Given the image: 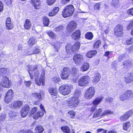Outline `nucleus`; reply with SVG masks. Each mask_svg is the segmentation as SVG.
<instances>
[{"mask_svg": "<svg viewBox=\"0 0 133 133\" xmlns=\"http://www.w3.org/2000/svg\"><path fill=\"white\" fill-rule=\"evenodd\" d=\"M54 48L55 49V50L57 52H58L59 50V48L60 46V43L59 42H57L54 44Z\"/></svg>", "mask_w": 133, "mask_h": 133, "instance_id": "a18cd8bd", "label": "nucleus"}, {"mask_svg": "<svg viewBox=\"0 0 133 133\" xmlns=\"http://www.w3.org/2000/svg\"><path fill=\"white\" fill-rule=\"evenodd\" d=\"M127 13L129 14L133 15V8L128 10L127 11Z\"/></svg>", "mask_w": 133, "mask_h": 133, "instance_id": "0e129e2a", "label": "nucleus"}, {"mask_svg": "<svg viewBox=\"0 0 133 133\" xmlns=\"http://www.w3.org/2000/svg\"><path fill=\"white\" fill-rule=\"evenodd\" d=\"M43 92H41L39 93H32V95L33 96L39 99H41L42 96Z\"/></svg>", "mask_w": 133, "mask_h": 133, "instance_id": "c9c22d12", "label": "nucleus"}, {"mask_svg": "<svg viewBox=\"0 0 133 133\" xmlns=\"http://www.w3.org/2000/svg\"><path fill=\"white\" fill-rule=\"evenodd\" d=\"M70 73V71L68 68H64L61 74V78L63 79L67 78L69 77Z\"/></svg>", "mask_w": 133, "mask_h": 133, "instance_id": "9d476101", "label": "nucleus"}, {"mask_svg": "<svg viewBox=\"0 0 133 133\" xmlns=\"http://www.w3.org/2000/svg\"><path fill=\"white\" fill-rule=\"evenodd\" d=\"M102 109L101 108L97 109L94 114L93 116V117H98L100 115V113L102 112Z\"/></svg>", "mask_w": 133, "mask_h": 133, "instance_id": "72a5a7b5", "label": "nucleus"}, {"mask_svg": "<svg viewBox=\"0 0 133 133\" xmlns=\"http://www.w3.org/2000/svg\"><path fill=\"white\" fill-rule=\"evenodd\" d=\"M69 114L70 115L71 118L73 119L75 117V113L73 111H70L68 112Z\"/></svg>", "mask_w": 133, "mask_h": 133, "instance_id": "09e8293b", "label": "nucleus"}, {"mask_svg": "<svg viewBox=\"0 0 133 133\" xmlns=\"http://www.w3.org/2000/svg\"><path fill=\"white\" fill-rule=\"evenodd\" d=\"M59 10V8L58 7L54 8L51 12L49 14V16H52L55 15L58 12Z\"/></svg>", "mask_w": 133, "mask_h": 133, "instance_id": "bb28decb", "label": "nucleus"}, {"mask_svg": "<svg viewBox=\"0 0 133 133\" xmlns=\"http://www.w3.org/2000/svg\"><path fill=\"white\" fill-rule=\"evenodd\" d=\"M85 37L87 39L91 40L93 38V35L91 32H88L86 33Z\"/></svg>", "mask_w": 133, "mask_h": 133, "instance_id": "f704fd0d", "label": "nucleus"}, {"mask_svg": "<svg viewBox=\"0 0 133 133\" xmlns=\"http://www.w3.org/2000/svg\"><path fill=\"white\" fill-rule=\"evenodd\" d=\"M24 84L26 87H29L31 84V82L30 81H25L24 82Z\"/></svg>", "mask_w": 133, "mask_h": 133, "instance_id": "13d9d810", "label": "nucleus"}, {"mask_svg": "<svg viewBox=\"0 0 133 133\" xmlns=\"http://www.w3.org/2000/svg\"><path fill=\"white\" fill-rule=\"evenodd\" d=\"M111 65L112 68H115L116 67H117V64H116V62L115 61L113 62L112 63Z\"/></svg>", "mask_w": 133, "mask_h": 133, "instance_id": "e2e57ef3", "label": "nucleus"}, {"mask_svg": "<svg viewBox=\"0 0 133 133\" xmlns=\"http://www.w3.org/2000/svg\"><path fill=\"white\" fill-rule=\"evenodd\" d=\"M132 27H133V21H131L127 27V29L128 30H129Z\"/></svg>", "mask_w": 133, "mask_h": 133, "instance_id": "4d7b16f0", "label": "nucleus"}, {"mask_svg": "<svg viewBox=\"0 0 133 133\" xmlns=\"http://www.w3.org/2000/svg\"><path fill=\"white\" fill-rule=\"evenodd\" d=\"M77 26V23L73 21H72L67 26L66 30L68 32H70L74 31Z\"/></svg>", "mask_w": 133, "mask_h": 133, "instance_id": "f8f14e48", "label": "nucleus"}, {"mask_svg": "<svg viewBox=\"0 0 133 133\" xmlns=\"http://www.w3.org/2000/svg\"><path fill=\"white\" fill-rule=\"evenodd\" d=\"M7 29L10 30L12 29L14 27L13 24L11 23V19L10 17L7 18L5 23Z\"/></svg>", "mask_w": 133, "mask_h": 133, "instance_id": "a211bd4d", "label": "nucleus"}, {"mask_svg": "<svg viewBox=\"0 0 133 133\" xmlns=\"http://www.w3.org/2000/svg\"><path fill=\"white\" fill-rule=\"evenodd\" d=\"M1 84L3 87L9 88L10 86L8 78L6 76L3 77L2 79Z\"/></svg>", "mask_w": 133, "mask_h": 133, "instance_id": "4468645a", "label": "nucleus"}, {"mask_svg": "<svg viewBox=\"0 0 133 133\" xmlns=\"http://www.w3.org/2000/svg\"><path fill=\"white\" fill-rule=\"evenodd\" d=\"M101 41L100 40H98L94 44V46L95 48H97L99 47V46L101 45Z\"/></svg>", "mask_w": 133, "mask_h": 133, "instance_id": "49530a36", "label": "nucleus"}, {"mask_svg": "<svg viewBox=\"0 0 133 133\" xmlns=\"http://www.w3.org/2000/svg\"><path fill=\"white\" fill-rule=\"evenodd\" d=\"M113 99L111 97H108L105 98V102H109V103H111L113 101Z\"/></svg>", "mask_w": 133, "mask_h": 133, "instance_id": "8fccbe9b", "label": "nucleus"}, {"mask_svg": "<svg viewBox=\"0 0 133 133\" xmlns=\"http://www.w3.org/2000/svg\"><path fill=\"white\" fill-rule=\"evenodd\" d=\"M96 50H92L89 51L86 55L87 57L88 58H91L97 54Z\"/></svg>", "mask_w": 133, "mask_h": 133, "instance_id": "c756f323", "label": "nucleus"}, {"mask_svg": "<svg viewBox=\"0 0 133 133\" xmlns=\"http://www.w3.org/2000/svg\"><path fill=\"white\" fill-rule=\"evenodd\" d=\"M13 93V91L12 90L8 91L5 98V101L6 103L8 104L11 101Z\"/></svg>", "mask_w": 133, "mask_h": 133, "instance_id": "2eb2a0df", "label": "nucleus"}, {"mask_svg": "<svg viewBox=\"0 0 133 133\" xmlns=\"http://www.w3.org/2000/svg\"><path fill=\"white\" fill-rule=\"evenodd\" d=\"M111 52H109V51H107L105 53L104 56L108 57V59H109V57L108 56H109L110 53Z\"/></svg>", "mask_w": 133, "mask_h": 133, "instance_id": "338daca9", "label": "nucleus"}, {"mask_svg": "<svg viewBox=\"0 0 133 133\" xmlns=\"http://www.w3.org/2000/svg\"><path fill=\"white\" fill-rule=\"evenodd\" d=\"M83 58V56L82 55L77 54L74 55L73 60L76 65H79L82 62Z\"/></svg>", "mask_w": 133, "mask_h": 133, "instance_id": "6e6552de", "label": "nucleus"}, {"mask_svg": "<svg viewBox=\"0 0 133 133\" xmlns=\"http://www.w3.org/2000/svg\"><path fill=\"white\" fill-rule=\"evenodd\" d=\"M49 93L52 95L56 96L57 93V91L56 89L53 87L49 88L48 89Z\"/></svg>", "mask_w": 133, "mask_h": 133, "instance_id": "cd10ccee", "label": "nucleus"}, {"mask_svg": "<svg viewBox=\"0 0 133 133\" xmlns=\"http://www.w3.org/2000/svg\"><path fill=\"white\" fill-rule=\"evenodd\" d=\"M7 71V69L5 68L0 69V75H2L5 74Z\"/></svg>", "mask_w": 133, "mask_h": 133, "instance_id": "c03bdc74", "label": "nucleus"}, {"mask_svg": "<svg viewBox=\"0 0 133 133\" xmlns=\"http://www.w3.org/2000/svg\"><path fill=\"white\" fill-rule=\"evenodd\" d=\"M29 69L28 72L30 75L31 79L33 78V76L31 72L32 71H35L34 72V76L35 79H38L39 77V74L38 71V69L37 65H31L29 68Z\"/></svg>", "mask_w": 133, "mask_h": 133, "instance_id": "39448f33", "label": "nucleus"}, {"mask_svg": "<svg viewBox=\"0 0 133 133\" xmlns=\"http://www.w3.org/2000/svg\"><path fill=\"white\" fill-rule=\"evenodd\" d=\"M61 129L64 133H69L70 130L68 127H61Z\"/></svg>", "mask_w": 133, "mask_h": 133, "instance_id": "ea45409f", "label": "nucleus"}, {"mask_svg": "<svg viewBox=\"0 0 133 133\" xmlns=\"http://www.w3.org/2000/svg\"><path fill=\"white\" fill-rule=\"evenodd\" d=\"M125 81L127 84L130 83L133 81V73L129 74L128 77L125 78Z\"/></svg>", "mask_w": 133, "mask_h": 133, "instance_id": "393cba45", "label": "nucleus"}, {"mask_svg": "<svg viewBox=\"0 0 133 133\" xmlns=\"http://www.w3.org/2000/svg\"><path fill=\"white\" fill-rule=\"evenodd\" d=\"M113 114V112L109 110H105L102 115V116H104L107 114Z\"/></svg>", "mask_w": 133, "mask_h": 133, "instance_id": "37998d69", "label": "nucleus"}, {"mask_svg": "<svg viewBox=\"0 0 133 133\" xmlns=\"http://www.w3.org/2000/svg\"><path fill=\"white\" fill-rule=\"evenodd\" d=\"M29 106L27 104L24 105L23 107L21 112L22 117H25L26 116L29 112Z\"/></svg>", "mask_w": 133, "mask_h": 133, "instance_id": "dca6fc26", "label": "nucleus"}, {"mask_svg": "<svg viewBox=\"0 0 133 133\" xmlns=\"http://www.w3.org/2000/svg\"><path fill=\"white\" fill-rule=\"evenodd\" d=\"M119 98L120 99L123 101L128 100L124 93L121 94L120 95Z\"/></svg>", "mask_w": 133, "mask_h": 133, "instance_id": "a19ab883", "label": "nucleus"}, {"mask_svg": "<svg viewBox=\"0 0 133 133\" xmlns=\"http://www.w3.org/2000/svg\"><path fill=\"white\" fill-rule=\"evenodd\" d=\"M78 71L77 68H74L72 69L70 72L73 76H75L78 75Z\"/></svg>", "mask_w": 133, "mask_h": 133, "instance_id": "473e14b6", "label": "nucleus"}, {"mask_svg": "<svg viewBox=\"0 0 133 133\" xmlns=\"http://www.w3.org/2000/svg\"><path fill=\"white\" fill-rule=\"evenodd\" d=\"M72 85H63L61 86L59 88V93L63 95H68L73 89Z\"/></svg>", "mask_w": 133, "mask_h": 133, "instance_id": "20e7f679", "label": "nucleus"}, {"mask_svg": "<svg viewBox=\"0 0 133 133\" xmlns=\"http://www.w3.org/2000/svg\"><path fill=\"white\" fill-rule=\"evenodd\" d=\"M3 9V5L2 2L0 1V12Z\"/></svg>", "mask_w": 133, "mask_h": 133, "instance_id": "774afa93", "label": "nucleus"}, {"mask_svg": "<svg viewBox=\"0 0 133 133\" xmlns=\"http://www.w3.org/2000/svg\"><path fill=\"white\" fill-rule=\"evenodd\" d=\"M118 2V0H113L112 2V5L114 6L115 8H117L119 6Z\"/></svg>", "mask_w": 133, "mask_h": 133, "instance_id": "58836bf2", "label": "nucleus"}, {"mask_svg": "<svg viewBox=\"0 0 133 133\" xmlns=\"http://www.w3.org/2000/svg\"><path fill=\"white\" fill-rule=\"evenodd\" d=\"M74 8L72 5L66 6L62 12V15L64 17H66L72 15L74 11Z\"/></svg>", "mask_w": 133, "mask_h": 133, "instance_id": "7ed1b4c3", "label": "nucleus"}, {"mask_svg": "<svg viewBox=\"0 0 133 133\" xmlns=\"http://www.w3.org/2000/svg\"><path fill=\"white\" fill-rule=\"evenodd\" d=\"M100 4L99 3H98L95 5L94 6V9L96 10H99V9L100 7Z\"/></svg>", "mask_w": 133, "mask_h": 133, "instance_id": "bf43d9fd", "label": "nucleus"}, {"mask_svg": "<svg viewBox=\"0 0 133 133\" xmlns=\"http://www.w3.org/2000/svg\"><path fill=\"white\" fill-rule=\"evenodd\" d=\"M89 63L85 62L81 66L80 69L81 71L84 72L88 70L89 68Z\"/></svg>", "mask_w": 133, "mask_h": 133, "instance_id": "5701e85b", "label": "nucleus"}, {"mask_svg": "<svg viewBox=\"0 0 133 133\" xmlns=\"http://www.w3.org/2000/svg\"><path fill=\"white\" fill-rule=\"evenodd\" d=\"M48 35L52 38H54L55 37V34L52 31H50L47 32Z\"/></svg>", "mask_w": 133, "mask_h": 133, "instance_id": "603ef678", "label": "nucleus"}, {"mask_svg": "<svg viewBox=\"0 0 133 133\" xmlns=\"http://www.w3.org/2000/svg\"><path fill=\"white\" fill-rule=\"evenodd\" d=\"M95 93V91L94 88L91 87L87 90L85 96L87 99H90L94 96Z\"/></svg>", "mask_w": 133, "mask_h": 133, "instance_id": "0eeeda50", "label": "nucleus"}, {"mask_svg": "<svg viewBox=\"0 0 133 133\" xmlns=\"http://www.w3.org/2000/svg\"><path fill=\"white\" fill-rule=\"evenodd\" d=\"M81 94V92L79 91H76L73 97L70 98L67 101L68 106H71L72 107H75L77 106L79 104V97Z\"/></svg>", "mask_w": 133, "mask_h": 133, "instance_id": "f257e3e1", "label": "nucleus"}, {"mask_svg": "<svg viewBox=\"0 0 133 133\" xmlns=\"http://www.w3.org/2000/svg\"><path fill=\"white\" fill-rule=\"evenodd\" d=\"M31 25L30 21L28 19H26L24 24V27L26 29H29L31 28Z\"/></svg>", "mask_w": 133, "mask_h": 133, "instance_id": "c85d7f7f", "label": "nucleus"}, {"mask_svg": "<svg viewBox=\"0 0 133 133\" xmlns=\"http://www.w3.org/2000/svg\"><path fill=\"white\" fill-rule=\"evenodd\" d=\"M133 42V40L132 39H130L129 40H127L126 43L127 44H130Z\"/></svg>", "mask_w": 133, "mask_h": 133, "instance_id": "69168bd1", "label": "nucleus"}, {"mask_svg": "<svg viewBox=\"0 0 133 133\" xmlns=\"http://www.w3.org/2000/svg\"><path fill=\"white\" fill-rule=\"evenodd\" d=\"M40 107V109H42V110L41 111H39L34 116V118L35 119H37L39 117H42L44 114L43 111L45 112V110L44 109V106L41 104Z\"/></svg>", "mask_w": 133, "mask_h": 133, "instance_id": "f3484780", "label": "nucleus"}, {"mask_svg": "<svg viewBox=\"0 0 133 133\" xmlns=\"http://www.w3.org/2000/svg\"><path fill=\"white\" fill-rule=\"evenodd\" d=\"M123 65L126 68L130 67L133 65V61L130 59L127 60L123 62Z\"/></svg>", "mask_w": 133, "mask_h": 133, "instance_id": "4be33fe9", "label": "nucleus"}, {"mask_svg": "<svg viewBox=\"0 0 133 133\" xmlns=\"http://www.w3.org/2000/svg\"><path fill=\"white\" fill-rule=\"evenodd\" d=\"M35 79V81L36 84L38 85H41V83L42 85H44V81L45 79V72L43 70L42 71L41 74L40 78L39 79Z\"/></svg>", "mask_w": 133, "mask_h": 133, "instance_id": "9b49d317", "label": "nucleus"}, {"mask_svg": "<svg viewBox=\"0 0 133 133\" xmlns=\"http://www.w3.org/2000/svg\"><path fill=\"white\" fill-rule=\"evenodd\" d=\"M56 0H47L46 3L49 5H52L56 1Z\"/></svg>", "mask_w": 133, "mask_h": 133, "instance_id": "de8ad7c7", "label": "nucleus"}, {"mask_svg": "<svg viewBox=\"0 0 133 133\" xmlns=\"http://www.w3.org/2000/svg\"><path fill=\"white\" fill-rule=\"evenodd\" d=\"M12 108L16 109L20 108L23 105V103L22 101H17L14 102L12 104Z\"/></svg>", "mask_w": 133, "mask_h": 133, "instance_id": "6ab92c4d", "label": "nucleus"}, {"mask_svg": "<svg viewBox=\"0 0 133 133\" xmlns=\"http://www.w3.org/2000/svg\"><path fill=\"white\" fill-rule=\"evenodd\" d=\"M128 100L130 99L132 97V92L130 90L127 91L124 93Z\"/></svg>", "mask_w": 133, "mask_h": 133, "instance_id": "7c9ffc66", "label": "nucleus"}, {"mask_svg": "<svg viewBox=\"0 0 133 133\" xmlns=\"http://www.w3.org/2000/svg\"><path fill=\"white\" fill-rule=\"evenodd\" d=\"M49 20L46 17H44L43 18V24L45 26H48V25Z\"/></svg>", "mask_w": 133, "mask_h": 133, "instance_id": "79ce46f5", "label": "nucleus"}, {"mask_svg": "<svg viewBox=\"0 0 133 133\" xmlns=\"http://www.w3.org/2000/svg\"><path fill=\"white\" fill-rule=\"evenodd\" d=\"M36 42L34 38L32 37L29 40L28 43L30 46H31L36 43Z\"/></svg>", "mask_w": 133, "mask_h": 133, "instance_id": "e433bc0d", "label": "nucleus"}, {"mask_svg": "<svg viewBox=\"0 0 133 133\" xmlns=\"http://www.w3.org/2000/svg\"><path fill=\"white\" fill-rule=\"evenodd\" d=\"M6 115L4 114H2L0 116V121L3 122L5 120Z\"/></svg>", "mask_w": 133, "mask_h": 133, "instance_id": "3c124183", "label": "nucleus"}, {"mask_svg": "<svg viewBox=\"0 0 133 133\" xmlns=\"http://www.w3.org/2000/svg\"><path fill=\"white\" fill-rule=\"evenodd\" d=\"M60 78L59 77H55L52 79V81L55 83H57L60 80Z\"/></svg>", "mask_w": 133, "mask_h": 133, "instance_id": "052dcab7", "label": "nucleus"}, {"mask_svg": "<svg viewBox=\"0 0 133 133\" xmlns=\"http://www.w3.org/2000/svg\"><path fill=\"white\" fill-rule=\"evenodd\" d=\"M133 113V111L131 110L126 112L124 115L121 116L119 118L121 121H124L127 120L131 116Z\"/></svg>", "mask_w": 133, "mask_h": 133, "instance_id": "ddd939ff", "label": "nucleus"}, {"mask_svg": "<svg viewBox=\"0 0 133 133\" xmlns=\"http://www.w3.org/2000/svg\"><path fill=\"white\" fill-rule=\"evenodd\" d=\"M123 27L120 24L117 25L115 28L114 34L120 37L123 34Z\"/></svg>", "mask_w": 133, "mask_h": 133, "instance_id": "1a4fd4ad", "label": "nucleus"}, {"mask_svg": "<svg viewBox=\"0 0 133 133\" xmlns=\"http://www.w3.org/2000/svg\"><path fill=\"white\" fill-rule=\"evenodd\" d=\"M130 122H127L123 124V129L125 130H127L128 129L130 126Z\"/></svg>", "mask_w": 133, "mask_h": 133, "instance_id": "4c0bfd02", "label": "nucleus"}, {"mask_svg": "<svg viewBox=\"0 0 133 133\" xmlns=\"http://www.w3.org/2000/svg\"><path fill=\"white\" fill-rule=\"evenodd\" d=\"M35 130L38 133H41L43 131L44 129L42 126L40 125H38L36 127Z\"/></svg>", "mask_w": 133, "mask_h": 133, "instance_id": "2f4dec72", "label": "nucleus"}, {"mask_svg": "<svg viewBox=\"0 0 133 133\" xmlns=\"http://www.w3.org/2000/svg\"><path fill=\"white\" fill-rule=\"evenodd\" d=\"M63 27L62 26H60L58 27H56L54 29V30L55 31H59L62 30Z\"/></svg>", "mask_w": 133, "mask_h": 133, "instance_id": "864d4df0", "label": "nucleus"}, {"mask_svg": "<svg viewBox=\"0 0 133 133\" xmlns=\"http://www.w3.org/2000/svg\"><path fill=\"white\" fill-rule=\"evenodd\" d=\"M81 36V32L79 30H76L71 35V36L72 38L76 40L80 38Z\"/></svg>", "mask_w": 133, "mask_h": 133, "instance_id": "412c9836", "label": "nucleus"}, {"mask_svg": "<svg viewBox=\"0 0 133 133\" xmlns=\"http://www.w3.org/2000/svg\"><path fill=\"white\" fill-rule=\"evenodd\" d=\"M40 51V50L39 48H35L33 50V54H37Z\"/></svg>", "mask_w": 133, "mask_h": 133, "instance_id": "6e6d98bb", "label": "nucleus"}, {"mask_svg": "<svg viewBox=\"0 0 133 133\" xmlns=\"http://www.w3.org/2000/svg\"><path fill=\"white\" fill-rule=\"evenodd\" d=\"M101 78V76L100 74L97 73L95 76L93 77L92 82L95 83H97L99 82Z\"/></svg>", "mask_w": 133, "mask_h": 133, "instance_id": "a878e982", "label": "nucleus"}, {"mask_svg": "<svg viewBox=\"0 0 133 133\" xmlns=\"http://www.w3.org/2000/svg\"><path fill=\"white\" fill-rule=\"evenodd\" d=\"M31 2L35 9H39L41 4V2L39 0H31Z\"/></svg>", "mask_w": 133, "mask_h": 133, "instance_id": "aec40b11", "label": "nucleus"}, {"mask_svg": "<svg viewBox=\"0 0 133 133\" xmlns=\"http://www.w3.org/2000/svg\"><path fill=\"white\" fill-rule=\"evenodd\" d=\"M103 98V97L102 96L97 97L92 101V103L94 105L97 106L101 103Z\"/></svg>", "mask_w": 133, "mask_h": 133, "instance_id": "b1692460", "label": "nucleus"}, {"mask_svg": "<svg viewBox=\"0 0 133 133\" xmlns=\"http://www.w3.org/2000/svg\"><path fill=\"white\" fill-rule=\"evenodd\" d=\"M89 77L88 76H85L82 77L78 81L79 85L81 87L86 85L89 83Z\"/></svg>", "mask_w": 133, "mask_h": 133, "instance_id": "423d86ee", "label": "nucleus"}, {"mask_svg": "<svg viewBox=\"0 0 133 133\" xmlns=\"http://www.w3.org/2000/svg\"><path fill=\"white\" fill-rule=\"evenodd\" d=\"M38 112H37V108L36 107H34L32 109L31 112V115H32L34 114H36Z\"/></svg>", "mask_w": 133, "mask_h": 133, "instance_id": "5fc2aeb1", "label": "nucleus"}, {"mask_svg": "<svg viewBox=\"0 0 133 133\" xmlns=\"http://www.w3.org/2000/svg\"><path fill=\"white\" fill-rule=\"evenodd\" d=\"M80 45V43L78 42H76L72 46L70 44L67 45L65 47L66 53L71 54L73 52L78 50Z\"/></svg>", "mask_w": 133, "mask_h": 133, "instance_id": "f03ea898", "label": "nucleus"}, {"mask_svg": "<svg viewBox=\"0 0 133 133\" xmlns=\"http://www.w3.org/2000/svg\"><path fill=\"white\" fill-rule=\"evenodd\" d=\"M10 117L12 118L14 117H15L16 116V113L15 112H10L9 114Z\"/></svg>", "mask_w": 133, "mask_h": 133, "instance_id": "680f3d73", "label": "nucleus"}]
</instances>
